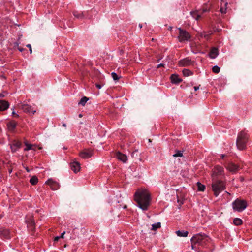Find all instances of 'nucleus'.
Here are the masks:
<instances>
[{
	"label": "nucleus",
	"mask_w": 252,
	"mask_h": 252,
	"mask_svg": "<svg viewBox=\"0 0 252 252\" xmlns=\"http://www.w3.org/2000/svg\"><path fill=\"white\" fill-rule=\"evenodd\" d=\"M8 127L9 129L13 130L16 126V123L15 122H10L7 124Z\"/></svg>",
	"instance_id": "obj_29"
},
{
	"label": "nucleus",
	"mask_w": 252,
	"mask_h": 252,
	"mask_svg": "<svg viewBox=\"0 0 252 252\" xmlns=\"http://www.w3.org/2000/svg\"><path fill=\"white\" fill-rule=\"evenodd\" d=\"M26 222L28 226L33 227L35 224V222L32 217H30L29 219H28V220H26Z\"/></svg>",
	"instance_id": "obj_21"
},
{
	"label": "nucleus",
	"mask_w": 252,
	"mask_h": 252,
	"mask_svg": "<svg viewBox=\"0 0 252 252\" xmlns=\"http://www.w3.org/2000/svg\"><path fill=\"white\" fill-rule=\"evenodd\" d=\"M160 227H161L160 222H157V223L152 224L151 230L155 231V230H157L158 228H159Z\"/></svg>",
	"instance_id": "obj_23"
},
{
	"label": "nucleus",
	"mask_w": 252,
	"mask_h": 252,
	"mask_svg": "<svg viewBox=\"0 0 252 252\" xmlns=\"http://www.w3.org/2000/svg\"><path fill=\"white\" fill-rule=\"evenodd\" d=\"M164 65H165V64H163V63H160V64H158V65H157V68H159V67H164Z\"/></svg>",
	"instance_id": "obj_38"
},
{
	"label": "nucleus",
	"mask_w": 252,
	"mask_h": 252,
	"mask_svg": "<svg viewBox=\"0 0 252 252\" xmlns=\"http://www.w3.org/2000/svg\"><path fill=\"white\" fill-rule=\"evenodd\" d=\"M213 173L212 174V180L213 179H217V176H221L224 175V169L223 168L219 165L216 166L212 171Z\"/></svg>",
	"instance_id": "obj_7"
},
{
	"label": "nucleus",
	"mask_w": 252,
	"mask_h": 252,
	"mask_svg": "<svg viewBox=\"0 0 252 252\" xmlns=\"http://www.w3.org/2000/svg\"><path fill=\"white\" fill-rule=\"evenodd\" d=\"M183 156V152L181 151H177L176 153L173 155V157H182Z\"/></svg>",
	"instance_id": "obj_33"
},
{
	"label": "nucleus",
	"mask_w": 252,
	"mask_h": 252,
	"mask_svg": "<svg viewBox=\"0 0 252 252\" xmlns=\"http://www.w3.org/2000/svg\"><path fill=\"white\" fill-rule=\"evenodd\" d=\"M5 95L3 93L0 94V98L4 97Z\"/></svg>",
	"instance_id": "obj_44"
},
{
	"label": "nucleus",
	"mask_w": 252,
	"mask_h": 252,
	"mask_svg": "<svg viewBox=\"0 0 252 252\" xmlns=\"http://www.w3.org/2000/svg\"><path fill=\"white\" fill-rule=\"evenodd\" d=\"M225 189V185L224 182L217 179L212 180V189L216 197L218 196Z\"/></svg>",
	"instance_id": "obj_3"
},
{
	"label": "nucleus",
	"mask_w": 252,
	"mask_h": 252,
	"mask_svg": "<svg viewBox=\"0 0 252 252\" xmlns=\"http://www.w3.org/2000/svg\"><path fill=\"white\" fill-rule=\"evenodd\" d=\"M111 76L114 80H118L119 79V77L115 72H112L111 73Z\"/></svg>",
	"instance_id": "obj_34"
},
{
	"label": "nucleus",
	"mask_w": 252,
	"mask_h": 252,
	"mask_svg": "<svg viewBox=\"0 0 252 252\" xmlns=\"http://www.w3.org/2000/svg\"><path fill=\"white\" fill-rule=\"evenodd\" d=\"M25 169L26 170V171H27V172H30V170L28 169V167L25 168Z\"/></svg>",
	"instance_id": "obj_47"
},
{
	"label": "nucleus",
	"mask_w": 252,
	"mask_h": 252,
	"mask_svg": "<svg viewBox=\"0 0 252 252\" xmlns=\"http://www.w3.org/2000/svg\"><path fill=\"white\" fill-rule=\"evenodd\" d=\"M248 139V134L244 131H241L238 134L236 141V145L239 150H242L245 149Z\"/></svg>",
	"instance_id": "obj_4"
},
{
	"label": "nucleus",
	"mask_w": 252,
	"mask_h": 252,
	"mask_svg": "<svg viewBox=\"0 0 252 252\" xmlns=\"http://www.w3.org/2000/svg\"><path fill=\"white\" fill-rule=\"evenodd\" d=\"M0 235L1 238L9 239L10 238L9 231L7 229L1 228L0 230Z\"/></svg>",
	"instance_id": "obj_16"
},
{
	"label": "nucleus",
	"mask_w": 252,
	"mask_h": 252,
	"mask_svg": "<svg viewBox=\"0 0 252 252\" xmlns=\"http://www.w3.org/2000/svg\"><path fill=\"white\" fill-rule=\"evenodd\" d=\"M12 114L13 115V116L14 117H18L19 116L17 114H16L14 110H13V112L12 113Z\"/></svg>",
	"instance_id": "obj_39"
},
{
	"label": "nucleus",
	"mask_w": 252,
	"mask_h": 252,
	"mask_svg": "<svg viewBox=\"0 0 252 252\" xmlns=\"http://www.w3.org/2000/svg\"><path fill=\"white\" fill-rule=\"evenodd\" d=\"M190 13L192 17L194 18L196 20H198L201 17V15L198 14V12L197 11H191Z\"/></svg>",
	"instance_id": "obj_22"
},
{
	"label": "nucleus",
	"mask_w": 252,
	"mask_h": 252,
	"mask_svg": "<svg viewBox=\"0 0 252 252\" xmlns=\"http://www.w3.org/2000/svg\"><path fill=\"white\" fill-rule=\"evenodd\" d=\"M9 107V103L7 101L3 100H0V111H4Z\"/></svg>",
	"instance_id": "obj_18"
},
{
	"label": "nucleus",
	"mask_w": 252,
	"mask_h": 252,
	"mask_svg": "<svg viewBox=\"0 0 252 252\" xmlns=\"http://www.w3.org/2000/svg\"><path fill=\"white\" fill-rule=\"evenodd\" d=\"M139 27H140V28H142V25L141 24H139Z\"/></svg>",
	"instance_id": "obj_51"
},
{
	"label": "nucleus",
	"mask_w": 252,
	"mask_h": 252,
	"mask_svg": "<svg viewBox=\"0 0 252 252\" xmlns=\"http://www.w3.org/2000/svg\"><path fill=\"white\" fill-rule=\"evenodd\" d=\"M30 182L33 185H36L38 182V179L36 177L33 176L30 179Z\"/></svg>",
	"instance_id": "obj_27"
},
{
	"label": "nucleus",
	"mask_w": 252,
	"mask_h": 252,
	"mask_svg": "<svg viewBox=\"0 0 252 252\" xmlns=\"http://www.w3.org/2000/svg\"><path fill=\"white\" fill-rule=\"evenodd\" d=\"M207 11V9H203V12H206Z\"/></svg>",
	"instance_id": "obj_49"
},
{
	"label": "nucleus",
	"mask_w": 252,
	"mask_h": 252,
	"mask_svg": "<svg viewBox=\"0 0 252 252\" xmlns=\"http://www.w3.org/2000/svg\"><path fill=\"white\" fill-rule=\"evenodd\" d=\"M18 49L19 51L20 52H22L23 50V49L21 47H18Z\"/></svg>",
	"instance_id": "obj_46"
},
{
	"label": "nucleus",
	"mask_w": 252,
	"mask_h": 252,
	"mask_svg": "<svg viewBox=\"0 0 252 252\" xmlns=\"http://www.w3.org/2000/svg\"><path fill=\"white\" fill-rule=\"evenodd\" d=\"M199 86H200V85L198 86H194V88H193L194 89V91L198 90L199 89Z\"/></svg>",
	"instance_id": "obj_42"
},
{
	"label": "nucleus",
	"mask_w": 252,
	"mask_h": 252,
	"mask_svg": "<svg viewBox=\"0 0 252 252\" xmlns=\"http://www.w3.org/2000/svg\"><path fill=\"white\" fill-rule=\"evenodd\" d=\"M233 223L235 225L239 226L242 224V220L239 218H236L233 220Z\"/></svg>",
	"instance_id": "obj_24"
},
{
	"label": "nucleus",
	"mask_w": 252,
	"mask_h": 252,
	"mask_svg": "<svg viewBox=\"0 0 252 252\" xmlns=\"http://www.w3.org/2000/svg\"><path fill=\"white\" fill-rule=\"evenodd\" d=\"M197 189L198 191H203L204 190V189L205 188L204 185L201 184L199 182H197Z\"/></svg>",
	"instance_id": "obj_28"
},
{
	"label": "nucleus",
	"mask_w": 252,
	"mask_h": 252,
	"mask_svg": "<svg viewBox=\"0 0 252 252\" xmlns=\"http://www.w3.org/2000/svg\"><path fill=\"white\" fill-rule=\"evenodd\" d=\"M170 79L171 82L174 84H179L182 81V79L179 77V75L176 74L171 75Z\"/></svg>",
	"instance_id": "obj_15"
},
{
	"label": "nucleus",
	"mask_w": 252,
	"mask_h": 252,
	"mask_svg": "<svg viewBox=\"0 0 252 252\" xmlns=\"http://www.w3.org/2000/svg\"><path fill=\"white\" fill-rule=\"evenodd\" d=\"M73 15L77 18H82L83 16L82 13L78 12L77 11L74 12Z\"/></svg>",
	"instance_id": "obj_31"
},
{
	"label": "nucleus",
	"mask_w": 252,
	"mask_h": 252,
	"mask_svg": "<svg viewBox=\"0 0 252 252\" xmlns=\"http://www.w3.org/2000/svg\"><path fill=\"white\" fill-rule=\"evenodd\" d=\"M82 115H81V114H79V117H82Z\"/></svg>",
	"instance_id": "obj_52"
},
{
	"label": "nucleus",
	"mask_w": 252,
	"mask_h": 252,
	"mask_svg": "<svg viewBox=\"0 0 252 252\" xmlns=\"http://www.w3.org/2000/svg\"><path fill=\"white\" fill-rule=\"evenodd\" d=\"M21 146V143L18 141H14L10 144V148L12 152H15Z\"/></svg>",
	"instance_id": "obj_12"
},
{
	"label": "nucleus",
	"mask_w": 252,
	"mask_h": 252,
	"mask_svg": "<svg viewBox=\"0 0 252 252\" xmlns=\"http://www.w3.org/2000/svg\"><path fill=\"white\" fill-rule=\"evenodd\" d=\"M192 249L196 250V245L205 247L211 241L210 238L205 234H197L194 235L190 240Z\"/></svg>",
	"instance_id": "obj_2"
},
{
	"label": "nucleus",
	"mask_w": 252,
	"mask_h": 252,
	"mask_svg": "<svg viewBox=\"0 0 252 252\" xmlns=\"http://www.w3.org/2000/svg\"><path fill=\"white\" fill-rule=\"evenodd\" d=\"M96 87L98 88V89H101L102 86L101 85H99V84H96Z\"/></svg>",
	"instance_id": "obj_43"
},
{
	"label": "nucleus",
	"mask_w": 252,
	"mask_h": 252,
	"mask_svg": "<svg viewBox=\"0 0 252 252\" xmlns=\"http://www.w3.org/2000/svg\"><path fill=\"white\" fill-rule=\"evenodd\" d=\"M12 172V170H9V173H11Z\"/></svg>",
	"instance_id": "obj_54"
},
{
	"label": "nucleus",
	"mask_w": 252,
	"mask_h": 252,
	"mask_svg": "<svg viewBox=\"0 0 252 252\" xmlns=\"http://www.w3.org/2000/svg\"><path fill=\"white\" fill-rule=\"evenodd\" d=\"M247 203L244 200L237 199L232 203L233 209L237 212H242L247 207Z\"/></svg>",
	"instance_id": "obj_5"
},
{
	"label": "nucleus",
	"mask_w": 252,
	"mask_h": 252,
	"mask_svg": "<svg viewBox=\"0 0 252 252\" xmlns=\"http://www.w3.org/2000/svg\"><path fill=\"white\" fill-rule=\"evenodd\" d=\"M93 155L92 150H84L79 153V156L83 158H88Z\"/></svg>",
	"instance_id": "obj_9"
},
{
	"label": "nucleus",
	"mask_w": 252,
	"mask_h": 252,
	"mask_svg": "<svg viewBox=\"0 0 252 252\" xmlns=\"http://www.w3.org/2000/svg\"><path fill=\"white\" fill-rule=\"evenodd\" d=\"M183 74L184 76L187 77L191 75L192 74V72L189 69H184L183 70Z\"/></svg>",
	"instance_id": "obj_25"
},
{
	"label": "nucleus",
	"mask_w": 252,
	"mask_h": 252,
	"mask_svg": "<svg viewBox=\"0 0 252 252\" xmlns=\"http://www.w3.org/2000/svg\"><path fill=\"white\" fill-rule=\"evenodd\" d=\"M177 235L179 237H187L188 235V231L184 230H178L176 232Z\"/></svg>",
	"instance_id": "obj_20"
},
{
	"label": "nucleus",
	"mask_w": 252,
	"mask_h": 252,
	"mask_svg": "<svg viewBox=\"0 0 252 252\" xmlns=\"http://www.w3.org/2000/svg\"><path fill=\"white\" fill-rule=\"evenodd\" d=\"M203 36L205 38H206V39H208V34H204Z\"/></svg>",
	"instance_id": "obj_45"
},
{
	"label": "nucleus",
	"mask_w": 252,
	"mask_h": 252,
	"mask_svg": "<svg viewBox=\"0 0 252 252\" xmlns=\"http://www.w3.org/2000/svg\"><path fill=\"white\" fill-rule=\"evenodd\" d=\"M221 157H222V158H223L225 157V155H222Z\"/></svg>",
	"instance_id": "obj_50"
},
{
	"label": "nucleus",
	"mask_w": 252,
	"mask_h": 252,
	"mask_svg": "<svg viewBox=\"0 0 252 252\" xmlns=\"http://www.w3.org/2000/svg\"><path fill=\"white\" fill-rule=\"evenodd\" d=\"M88 100V98L84 96L81 99L78 104L82 106H84Z\"/></svg>",
	"instance_id": "obj_26"
},
{
	"label": "nucleus",
	"mask_w": 252,
	"mask_h": 252,
	"mask_svg": "<svg viewBox=\"0 0 252 252\" xmlns=\"http://www.w3.org/2000/svg\"><path fill=\"white\" fill-rule=\"evenodd\" d=\"M227 5V2H226V3H225V6H226Z\"/></svg>",
	"instance_id": "obj_53"
},
{
	"label": "nucleus",
	"mask_w": 252,
	"mask_h": 252,
	"mask_svg": "<svg viewBox=\"0 0 252 252\" xmlns=\"http://www.w3.org/2000/svg\"><path fill=\"white\" fill-rule=\"evenodd\" d=\"M226 9H227V8L226 7H225V8L221 7L220 8V11L221 12V13L225 14L226 12Z\"/></svg>",
	"instance_id": "obj_36"
},
{
	"label": "nucleus",
	"mask_w": 252,
	"mask_h": 252,
	"mask_svg": "<svg viewBox=\"0 0 252 252\" xmlns=\"http://www.w3.org/2000/svg\"><path fill=\"white\" fill-rule=\"evenodd\" d=\"M117 158L123 161V162H126L127 160V158L126 155L122 154L120 152H118L116 154Z\"/></svg>",
	"instance_id": "obj_17"
},
{
	"label": "nucleus",
	"mask_w": 252,
	"mask_h": 252,
	"mask_svg": "<svg viewBox=\"0 0 252 252\" xmlns=\"http://www.w3.org/2000/svg\"><path fill=\"white\" fill-rule=\"evenodd\" d=\"M46 183L49 185L53 190H57L60 188L59 184L54 181L52 179L48 180Z\"/></svg>",
	"instance_id": "obj_10"
},
{
	"label": "nucleus",
	"mask_w": 252,
	"mask_h": 252,
	"mask_svg": "<svg viewBox=\"0 0 252 252\" xmlns=\"http://www.w3.org/2000/svg\"><path fill=\"white\" fill-rule=\"evenodd\" d=\"M65 232L63 231L61 233V236H60V238H63L64 237V235L65 234Z\"/></svg>",
	"instance_id": "obj_40"
},
{
	"label": "nucleus",
	"mask_w": 252,
	"mask_h": 252,
	"mask_svg": "<svg viewBox=\"0 0 252 252\" xmlns=\"http://www.w3.org/2000/svg\"><path fill=\"white\" fill-rule=\"evenodd\" d=\"M178 30L179 33L178 38L180 42L188 41L190 39V35L187 31L182 29L181 28H179Z\"/></svg>",
	"instance_id": "obj_6"
},
{
	"label": "nucleus",
	"mask_w": 252,
	"mask_h": 252,
	"mask_svg": "<svg viewBox=\"0 0 252 252\" xmlns=\"http://www.w3.org/2000/svg\"><path fill=\"white\" fill-rule=\"evenodd\" d=\"M218 55V49L216 48H213L210 53H209V57L211 59H215L217 57Z\"/></svg>",
	"instance_id": "obj_19"
},
{
	"label": "nucleus",
	"mask_w": 252,
	"mask_h": 252,
	"mask_svg": "<svg viewBox=\"0 0 252 252\" xmlns=\"http://www.w3.org/2000/svg\"><path fill=\"white\" fill-rule=\"evenodd\" d=\"M192 62L189 58H186L179 62V65L182 66H189L192 64Z\"/></svg>",
	"instance_id": "obj_13"
},
{
	"label": "nucleus",
	"mask_w": 252,
	"mask_h": 252,
	"mask_svg": "<svg viewBox=\"0 0 252 252\" xmlns=\"http://www.w3.org/2000/svg\"><path fill=\"white\" fill-rule=\"evenodd\" d=\"M212 71L213 72H214L215 73H218L220 71V68L218 66L215 65L213 67Z\"/></svg>",
	"instance_id": "obj_32"
},
{
	"label": "nucleus",
	"mask_w": 252,
	"mask_h": 252,
	"mask_svg": "<svg viewBox=\"0 0 252 252\" xmlns=\"http://www.w3.org/2000/svg\"><path fill=\"white\" fill-rule=\"evenodd\" d=\"M138 151L135 150L131 153V156L133 158H137L138 156Z\"/></svg>",
	"instance_id": "obj_35"
},
{
	"label": "nucleus",
	"mask_w": 252,
	"mask_h": 252,
	"mask_svg": "<svg viewBox=\"0 0 252 252\" xmlns=\"http://www.w3.org/2000/svg\"><path fill=\"white\" fill-rule=\"evenodd\" d=\"M19 108L26 113H32L33 114L36 112V110H33L31 106L27 104H20L18 105Z\"/></svg>",
	"instance_id": "obj_8"
},
{
	"label": "nucleus",
	"mask_w": 252,
	"mask_h": 252,
	"mask_svg": "<svg viewBox=\"0 0 252 252\" xmlns=\"http://www.w3.org/2000/svg\"><path fill=\"white\" fill-rule=\"evenodd\" d=\"M63 126H64V127H66V125L64 123V124H63Z\"/></svg>",
	"instance_id": "obj_48"
},
{
	"label": "nucleus",
	"mask_w": 252,
	"mask_h": 252,
	"mask_svg": "<svg viewBox=\"0 0 252 252\" xmlns=\"http://www.w3.org/2000/svg\"><path fill=\"white\" fill-rule=\"evenodd\" d=\"M60 239V236H56V237L54 238V241H55V242H57V241H58Z\"/></svg>",
	"instance_id": "obj_41"
},
{
	"label": "nucleus",
	"mask_w": 252,
	"mask_h": 252,
	"mask_svg": "<svg viewBox=\"0 0 252 252\" xmlns=\"http://www.w3.org/2000/svg\"><path fill=\"white\" fill-rule=\"evenodd\" d=\"M226 168L229 171H230L233 173H236L237 171H238L239 170V167L238 165H237L233 163H229L226 166Z\"/></svg>",
	"instance_id": "obj_11"
},
{
	"label": "nucleus",
	"mask_w": 252,
	"mask_h": 252,
	"mask_svg": "<svg viewBox=\"0 0 252 252\" xmlns=\"http://www.w3.org/2000/svg\"><path fill=\"white\" fill-rule=\"evenodd\" d=\"M135 201L138 207L142 210H147L151 201L150 194L145 189H139L137 190L134 195Z\"/></svg>",
	"instance_id": "obj_1"
},
{
	"label": "nucleus",
	"mask_w": 252,
	"mask_h": 252,
	"mask_svg": "<svg viewBox=\"0 0 252 252\" xmlns=\"http://www.w3.org/2000/svg\"><path fill=\"white\" fill-rule=\"evenodd\" d=\"M27 47L29 48V49L30 50V53H32V46L30 44L27 45Z\"/></svg>",
	"instance_id": "obj_37"
},
{
	"label": "nucleus",
	"mask_w": 252,
	"mask_h": 252,
	"mask_svg": "<svg viewBox=\"0 0 252 252\" xmlns=\"http://www.w3.org/2000/svg\"><path fill=\"white\" fill-rule=\"evenodd\" d=\"M70 168L74 172L77 173L80 169V164L77 161H74L70 164Z\"/></svg>",
	"instance_id": "obj_14"
},
{
	"label": "nucleus",
	"mask_w": 252,
	"mask_h": 252,
	"mask_svg": "<svg viewBox=\"0 0 252 252\" xmlns=\"http://www.w3.org/2000/svg\"><path fill=\"white\" fill-rule=\"evenodd\" d=\"M25 145L26 146L25 148H24V151H29L30 150L32 149L33 145L31 144H28L26 142H25Z\"/></svg>",
	"instance_id": "obj_30"
}]
</instances>
